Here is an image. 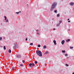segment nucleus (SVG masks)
Returning a JSON list of instances; mask_svg holds the SVG:
<instances>
[{"label": "nucleus", "instance_id": "nucleus-23", "mask_svg": "<svg viewBox=\"0 0 74 74\" xmlns=\"http://www.w3.org/2000/svg\"><path fill=\"white\" fill-rule=\"evenodd\" d=\"M38 47H41V45H38Z\"/></svg>", "mask_w": 74, "mask_h": 74}, {"label": "nucleus", "instance_id": "nucleus-21", "mask_svg": "<svg viewBox=\"0 0 74 74\" xmlns=\"http://www.w3.org/2000/svg\"><path fill=\"white\" fill-rule=\"evenodd\" d=\"M62 21H59V23H62Z\"/></svg>", "mask_w": 74, "mask_h": 74}, {"label": "nucleus", "instance_id": "nucleus-17", "mask_svg": "<svg viewBox=\"0 0 74 74\" xmlns=\"http://www.w3.org/2000/svg\"><path fill=\"white\" fill-rule=\"evenodd\" d=\"M60 25V23H59V24H58L57 25V26H59Z\"/></svg>", "mask_w": 74, "mask_h": 74}, {"label": "nucleus", "instance_id": "nucleus-26", "mask_svg": "<svg viewBox=\"0 0 74 74\" xmlns=\"http://www.w3.org/2000/svg\"><path fill=\"white\" fill-rule=\"evenodd\" d=\"M59 16H60V15H59V14H57V17H59Z\"/></svg>", "mask_w": 74, "mask_h": 74}, {"label": "nucleus", "instance_id": "nucleus-4", "mask_svg": "<svg viewBox=\"0 0 74 74\" xmlns=\"http://www.w3.org/2000/svg\"><path fill=\"white\" fill-rule=\"evenodd\" d=\"M64 42H65V41L64 40H63L61 42V43H62V45H63V44H64Z\"/></svg>", "mask_w": 74, "mask_h": 74}, {"label": "nucleus", "instance_id": "nucleus-8", "mask_svg": "<svg viewBox=\"0 0 74 74\" xmlns=\"http://www.w3.org/2000/svg\"><path fill=\"white\" fill-rule=\"evenodd\" d=\"M43 48H44V49L47 48V46L46 45L44 46L43 47Z\"/></svg>", "mask_w": 74, "mask_h": 74}, {"label": "nucleus", "instance_id": "nucleus-6", "mask_svg": "<svg viewBox=\"0 0 74 74\" xmlns=\"http://www.w3.org/2000/svg\"><path fill=\"white\" fill-rule=\"evenodd\" d=\"M74 4V3L73 2L71 3L70 4V5H73Z\"/></svg>", "mask_w": 74, "mask_h": 74}, {"label": "nucleus", "instance_id": "nucleus-29", "mask_svg": "<svg viewBox=\"0 0 74 74\" xmlns=\"http://www.w3.org/2000/svg\"><path fill=\"white\" fill-rule=\"evenodd\" d=\"M2 40V37L0 38V40Z\"/></svg>", "mask_w": 74, "mask_h": 74}, {"label": "nucleus", "instance_id": "nucleus-22", "mask_svg": "<svg viewBox=\"0 0 74 74\" xmlns=\"http://www.w3.org/2000/svg\"><path fill=\"white\" fill-rule=\"evenodd\" d=\"M5 22H8V20H5Z\"/></svg>", "mask_w": 74, "mask_h": 74}, {"label": "nucleus", "instance_id": "nucleus-30", "mask_svg": "<svg viewBox=\"0 0 74 74\" xmlns=\"http://www.w3.org/2000/svg\"><path fill=\"white\" fill-rule=\"evenodd\" d=\"M23 63H24L25 62V61H24V60H23Z\"/></svg>", "mask_w": 74, "mask_h": 74}, {"label": "nucleus", "instance_id": "nucleus-32", "mask_svg": "<svg viewBox=\"0 0 74 74\" xmlns=\"http://www.w3.org/2000/svg\"><path fill=\"white\" fill-rule=\"evenodd\" d=\"M66 66H69V65L67 64H66Z\"/></svg>", "mask_w": 74, "mask_h": 74}, {"label": "nucleus", "instance_id": "nucleus-19", "mask_svg": "<svg viewBox=\"0 0 74 74\" xmlns=\"http://www.w3.org/2000/svg\"><path fill=\"white\" fill-rule=\"evenodd\" d=\"M37 34L38 35H40V33H39V32H37Z\"/></svg>", "mask_w": 74, "mask_h": 74}, {"label": "nucleus", "instance_id": "nucleus-27", "mask_svg": "<svg viewBox=\"0 0 74 74\" xmlns=\"http://www.w3.org/2000/svg\"><path fill=\"white\" fill-rule=\"evenodd\" d=\"M16 14H19V12H16Z\"/></svg>", "mask_w": 74, "mask_h": 74}, {"label": "nucleus", "instance_id": "nucleus-16", "mask_svg": "<svg viewBox=\"0 0 74 74\" xmlns=\"http://www.w3.org/2000/svg\"><path fill=\"white\" fill-rule=\"evenodd\" d=\"M33 44L32 43H31L30 44V45H33Z\"/></svg>", "mask_w": 74, "mask_h": 74}, {"label": "nucleus", "instance_id": "nucleus-33", "mask_svg": "<svg viewBox=\"0 0 74 74\" xmlns=\"http://www.w3.org/2000/svg\"><path fill=\"white\" fill-rule=\"evenodd\" d=\"M25 40H26V41H27V38H26V39H25Z\"/></svg>", "mask_w": 74, "mask_h": 74}, {"label": "nucleus", "instance_id": "nucleus-36", "mask_svg": "<svg viewBox=\"0 0 74 74\" xmlns=\"http://www.w3.org/2000/svg\"><path fill=\"white\" fill-rule=\"evenodd\" d=\"M36 32H38V30H36Z\"/></svg>", "mask_w": 74, "mask_h": 74}, {"label": "nucleus", "instance_id": "nucleus-20", "mask_svg": "<svg viewBox=\"0 0 74 74\" xmlns=\"http://www.w3.org/2000/svg\"><path fill=\"white\" fill-rule=\"evenodd\" d=\"M4 18H5V20H6V19H7V18L6 17V16H5Z\"/></svg>", "mask_w": 74, "mask_h": 74}, {"label": "nucleus", "instance_id": "nucleus-37", "mask_svg": "<svg viewBox=\"0 0 74 74\" xmlns=\"http://www.w3.org/2000/svg\"><path fill=\"white\" fill-rule=\"evenodd\" d=\"M70 29H68V31H70Z\"/></svg>", "mask_w": 74, "mask_h": 74}, {"label": "nucleus", "instance_id": "nucleus-41", "mask_svg": "<svg viewBox=\"0 0 74 74\" xmlns=\"http://www.w3.org/2000/svg\"><path fill=\"white\" fill-rule=\"evenodd\" d=\"M72 74H74V73H72Z\"/></svg>", "mask_w": 74, "mask_h": 74}, {"label": "nucleus", "instance_id": "nucleus-44", "mask_svg": "<svg viewBox=\"0 0 74 74\" xmlns=\"http://www.w3.org/2000/svg\"><path fill=\"white\" fill-rule=\"evenodd\" d=\"M27 5H28V4H27Z\"/></svg>", "mask_w": 74, "mask_h": 74}, {"label": "nucleus", "instance_id": "nucleus-5", "mask_svg": "<svg viewBox=\"0 0 74 74\" xmlns=\"http://www.w3.org/2000/svg\"><path fill=\"white\" fill-rule=\"evenodd\" d=\"M53 42H54L55 45H56V40H54L53 41Z\"/></svg>", "mask_w": 74, "mask_h": 74}, {"label": "nucleus", "instance_id": "nucleus-39", "mask_svg": "<svg viewBox=\"0 0 74 74\" xmlns=\"http://www.w3.org/2000/svg\"><path fill=\"white\" fill-rule=\"evenodd\" d=\"M19 12H20V13H21V11H20Z\"/></svg>", "mask_w": 74, "mask_h": 74}, {"label": "nucleus", "instance_id": "nucleus-40", "mask_svg": "<svg viewBox=\"0 0 74 74\" xmlns=\"http://www.w3.org/2000/svg\"><path fill=\"white\" fill-rule=\"evenodd\" d=\"M68 21H69V19H68Z\"/></svg>", "mask_w": 74, "mask_h": 74}, {"label": "nucleus", "instance_id": "nucleus-35", "mask_svg": "<svg viewBox=\"0 0 74 74\" xmlns=\"http://www.w3.org/2000/svg\"><path fill=\"white\" fill-rule=\"evenodd\" d=\"M1 25L2 26L3 25V24H2V23H1Z\"/></svg>", "mask_w": 74, "mask_h": 74}, {"label": "nucleus", "instance_id": "nucleus-42", "mask_svg": "<svg viewBox=\"0 0 74 74\" xmlns=\"http://www.w3.org/2000/svg\"><path fill=\"white\" fill-rule=\"evenodd\" d=\"M73 10H74V8H73Z\"/></svg>", "mask_w": 74, "mask_h": 74}, {"label": "nucleus", "instance_id": "nucleus-1", "mask_svg": "<svg viewBox=\"0 0 74 74\" xmlns=\"http://www.w3.org/2000/svg\"><path fill=\"white\" fill-rule=\"evenodd\" d=\"M57 4V3H53L50 9L51 11H52L53 10V9L55 8V7H56Z\"/></svg>", "mask_w": 74, "mask_h": 74}, {"label": "nucleus", "instance_id": "nucleus-24", "mask_svg": "<svg viewBox=\"0 0 74 74\" xmlns=\"http://www.w3.org/2000/svg\"><path fill=\"white\" fill-rule=\"evenodd\" d=\"M35 63L36 64H37V61H35Z\"/></svg>", "mask_w": 74, "mask_h": 74}, {"label": "nucleus", "instance_id": "nucleus-13", "mask_svg": "<svg viewBox=\"0 0 74 74\" xmlns=\"http://www.w3.org/2000/svg\"><path fill=\"white\" fill-rule=\"evenodd\" d=\"M8 51L9 53H11V50L10 49Z\"/></svg>", "mask_w": 74, "mask_h": 74}, {"label": "nucleus", "instance_id": "nucleus-25", "mask_svg": "<svg viewBox=\"0 0 74 74\" xmlns=\"http://www.w3.org/2000/svg\"><path fill=\"white\" fill-rule=\"evenodd\" d=\"M70 48L71 49H73V47H71V46L70 47Z\"/></svg>", "mask_w": 74, "mask_h": 74}, {"label": "nucleus", "instance_id": "nucleus-7", "mask_svg": "<svg viewBox=\"0 0 74 74\" xmlns=\"http://www.w3.org/2000/svg\"><path fill=\"white\" fill-rule=\"evenodd\" d=\"M70 41V39H69L68 40H66V41L67 42H69V41Z\"/></svg>", "mask_w": 74, "mask_h": 74}, {"label": "nucleus", "instance_id": "nucleus-3", "mask_svg": "<svg viewBox=\"0 0 74 74\" xmlns=\"http://www.w3.org/2000/svg\"><path fill=\"white\" fill-rule=\"evenodd\" d=\"M17 57L18 58H21V55H18Z\"/></svg>", "mask_w": 74, "mask_h": 74}, {"label": "nucleus", "instance_id": "nucleus-14", "mask_svg": "<svg viewBox=\"0 0 74 74\" xmlns=\"http://www.w3.org/2000/svg\"><path fill=\"white\" fill-rule=\"evenodd\" d=\"M3 49L5 50L6 49V48L5 47V46H4L3 47Z\"/></svg>", "mask_w": 74, "mask_h": 74}, {"label": "nucleus", "instance_id": "nucleus-34", "mask_svg": "<svg viewBox=\"0 0 74 74\" xmlns=\"http://www.w3.org/2000/svg\"><path fill=\"white\" fill-rule=\"evenodd\" d=\"M53 30H56V29L55 28H53Z\"/></svg>", "mask_w": 74, "mask_h": 74}, {"label": "nucleus", "instance_id": "nucleus-9", "mask_svg": "<svg viewBox=\"0 0 74 74\" xmlns=\"http://www.w3.org/2000/svg\"><path fill=\"white\" fill-rule=\"evenodd\" d=\"M62 53H66V51H64V50H62Z\"/></svg>", "mask_w": 74, "mask_h": 74}, {"label": "nucleus", "instance_id": "nucleus-38", "mask_svg": "<svg viewBox=\"0 0 74 74\" xmlns=\"http://www.w3.org/2000/svg\"><path fill=\"white\" fill-rule=\"evenodd\" d=\"M68 22H70V21H69Z\"/></svg>", "mask_w": 74, "mask_h": 74}, {"label": "nucleus", "instance_id": "nucleus-2", "mask_svg": "<svg viewBox=\"0 0 74 74\" xmlns=\"http://www.w3.org/2000/svg\"><path fill=\"white\" fill-rule=\"evenodd\" d=\"M36 53L38 56H42V52H41V51L38 50L36 51Z\"/></svg>", "mask_w": 74, "mask_h": 74}, {"label": "nucleus", "instance_id": "nucleus-11", "mask_svg": "<svg viewBox=\"0 0 74 74\" xmlns=\"http://www.w3.org/2000/svg\"><path fill=\"white\" fill-rule=\"evenodd\" d=\"M29 66H30V67H32V64L30 63L29 64Z\"/></svg>", "mask_w": 74, "mask_h": 74}, {"label": "nucleus", "instance_id": "nucleus-28", "mask_svg": "<svg viewBox=\"0 0 74 74\" xmlns=\"http://www.w3.org/2000/svg\"><path fill=\"white\" fill-rule=\"evenodd\" d=\"M54 12H56V13L57 12V10H55L54 11Z\"/></svg>", "mask_w": 74, "mask_h": 74}, {"label": "nucleus", "instance_id": "nucleus-15", "mask_svg": "<svg viewBox=\"0 0 74 74\" xmlns=\"http://www.w3.org/2000/svg\"><path fill=\"white\" fill-rule=\"evenodd\" d=\"M32 66L33 67L34 66V64L33 63H32Z\"/></svg>", "mask_w": 74, "mask_h": 74}, {"label": "nucleus", "instance_id": "nucleus-12", "mask_svg": "<svg viewBox=\"0 0 74 74\" xmlns=\"http://www.w3.org/2000/svg\"><path fill=\"white\" fill-rule=\"evenodd\" d=\"M12 68L13 70H15V68H14V67L13 66H12Z\"/></svg>", "mask_w": 74, "mask_h": 74}, {"label": "nucleus", "instance_id": "nucleus-10", "mask_svg": "<svg viewBox=\"0 0 74 74\" xmlns=\"http://www.w3.org/2000/svg\"><path fill=\"white\" fill-rule=\"evenodd\" d=\"M48 53H49V52H48V51H46L45 54H48Z\"/></svg>", "mask_w": 74, "mask_h": 74}, {"label": "nucleus", "instance_id": "nucleus-31", "mask_svg": "<svg viewBox=\"0 0 74 74\" xmlns=\"http://www.w3.org/2000/svg\"><path fill=\"white\" fill-rule=\"evenodd\" d=\"M20 66H23V64H21L20 65Z\"/></svg>", "mask_w": 74, "mask_h": 74}, {"label": "nucleus", "instance_id": "nucleus-18", "mask_svg": "<svg viewBox=\"0 0 74 74\" xmlns=\"http://www.w3.org/2000/svg\"><path fill=\"white\" fill-rule=\"evenodd\" d=\"M65 56H68V54H66L65 55Z\"/></svg>", "mask_w": 74, "mask_h": 74}, {"label": "nucleus", "instance_id": "nucleus-43", "mask_svg": "<svg viewBox=\"0 0 74 74\" xmlns=\"http://www.w3.org/2000/svg\"><path fill=\"white\" fill-rule=\"evenodd\" d=\"M68 58H69V57H68Z\"/></svg>", "mask_w": 74, "mask_h": 74}]
</instances>
